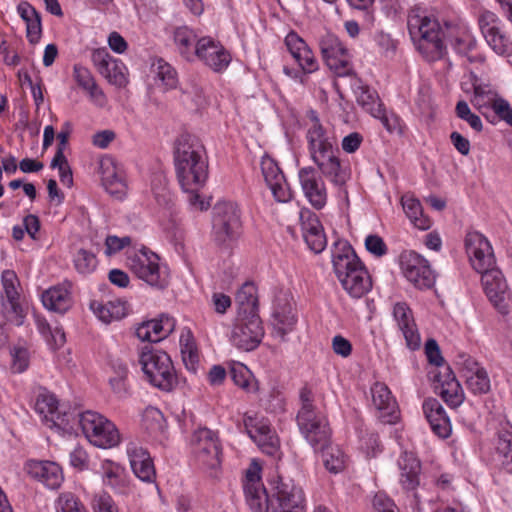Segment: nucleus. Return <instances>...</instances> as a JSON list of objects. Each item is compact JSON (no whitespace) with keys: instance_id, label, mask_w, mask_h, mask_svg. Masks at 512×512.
Listing matches in <instances>:
<instances>
[{"instance_id":"f8f14e48","label":"nucleus","mask_w":512,"mask_h":512,"mask_svg":"<svg viewBox=\"0 0 512 512\" xmlns=\"http://www.w3.org/2000/svg\"><path fill=\"white\" fill-rule=\"evenodd\" d=\"M193 453L199 465L215 470L221 464V447L215 433L208 428L196 430L191 439Z\"/></svg>"},{"instance_id":"7c9ffc66","label":"nucleus","mask_w":512,"mask_h":512,"mask_svg":"<svg viewBox=\"0 0 512 512\" xmlns=\"http://www.w3.org/2000/svg\"><path fill=\"white\" fill-rule=\"evenodd\" d=\"M398 465L401 471L400 483L402 487L407 491L414 492L420 484V461L414 453L404 451L398 460Z\"/></svg>"},{"instance_id":"338daca9","label":"nucleus","mask_w":512,"mask_h":512,"mask_svg":"<svg viewBox=\"0 0 512 512\" xmlns=\"http://www.w3.org/2000/svg\"><path fill=\"white\" fill-rule=\"evenodd\" d=\"M376 512H398L393 501L384 493H377L373 498Z\"/></svg>"},{"instance_id":"052dcab7","label":"nucleus","mask_w":512,"mask_h":512,"mask_svg":"<svg viewBox=\"0 0 512 512\" xmlns=\"http://www.w3.org/2000/svg\"><path fill=\"white\" fill-rule=\"evenodd\" d=\"M100 172L102 184L104 187L108 186V182L124 180L123 177L118 173L116 166L111 158H105L101 160Z\"/></svg>"},{"instance_id":"393cba45","label":"nucleus","mask_w":512,"mask_h":512,"mask_svg":"<svg viewBox=\"0 0 512 512\" xmlns=\"http://www.w3.org/2000/svg\"><path fill=\"white\" fill-rule=\"evenodd\" d=\"M271 324L275 334L282 340L296 324L293 306L287 295L277 296L274 300Z\"/></svg>"},{"instance_id":"20e7f679","label":"nucleus","mask_w":512,"mask_h":512,"mask_svg":"<svg viewBox=\"0 0 512 512\" xmlns=\"http://www.w3.org/2000/svg\"><path fill=\"white\" fill-rule=\"evenodd\" d=\"M407 27L417 50L427 61H436L444 56V31L437 19L413 10L408 15Z\"/></svg>"},{"instance_id":"a18cd8bd","label":"nucleus","mask_w":512,"mask_h":512,"mask_svg":"<svg viewBox=\"0 0 512 512\" xmlns=\"http://www.w3.org/2000/svg\"><path fill=\"white\" fill-rule=\"evenodd\" d=\"M142 423L150 434H162L165 430V418L157 408H148L143 414Z\"/></svg>"},{"instance_id":"3c124183","label":"nucleus","mask_w":512,"mask_h":512,"mask_svg":"<svg viewBox=\"0 0 512 512\" xmlns=\"http://www.w3.org/2000/svg\"><path fill=\"white\" fill-rule=\"evenodd\" d=\"M74 264L79 273L89 274L95 270L97 259L92 252L86 249H80L75 255Z\"/></svg>"},{"instance_id":"f3484780","label":"nucleus","mask_w":512,"mask_h":512,"mask_svg":"<svg viewBox=\"0 0 512 512\" xmlns=\"http://www.w3.org/2000/svg\"><path fill=\"white\" fill-rule=\"evenodd\" d=\"M401 266L406 279L418 289H429L435 283V274L428 261L416 252L402 256Z\"/></svg>"},{"instance_id":"37998d69","label":"nucleus","mask_w":512,"mask_h":512,"mask_svg":"<svg viewBox=\"0 0 512 512\" xmlns=\"http://www.w3.org/2000/svg\"><path fill=\"white\" fill-rule=\"evenodd\" d=\"M497 453L502 457L501 463L503 468L512 472V432L501 430L498 433Z\"/></svg>"},{"instance_id":"f704fd0d","label":"nucleus","mask_w":512,"mask_h":512,"mask_svg":"<svg viewBox=\"0 0 512 512\" xmlns=\"http://www.w3.org/2000/svg\"><path fill=\"white\" fill-rule=\"evenodd\" d=\"M17 11L26 23V36L31 44L39 42L42 35V24L40 13L28 2H21Z\"/></svg>"},{"instance_id":"de8ad7c7","label":"nucleus","mask_w":512,"mask_h":512,"mask_svg":"<svg viewBox=\"0 0 512 512\" xmlns=\"http://www.w3.org/2000/svg\"><path fill=\"white\" fill-rule=\"evenodd\" d=\"M484 37L489 46L499 55L508 54L512 50V42L500 27L492 30L490 34L484 35Z\"/></svg>"},{"instance_id":"423d86ee","label":"nucleus","mask_w":512,"mask_h":512,"mask_svg":"<svg viewBox=\"0 0 512 512\" xmlns=\"http://www.w3.org/2000/svg\"><path fill=\"white\" fill-rule=\"evenodd\" d=\"M142 370L149 382L163 391H171L177 384V375L170 356L147 344L142 348L139 359Z\"/></svg>"},{"instance_id":"9d476101","label":"nucleus","mask_w":512,"mask_h":512,"mask_svg":"<svg viewBox=\"0 0 512 512\" xmlns=\"http://www.w3.org/2000/svg\"><path fill=\"white\" fill-rule=\"evenodd\" d=\"M319 48L324 62L335 75L344 77L353 74L349 52L335 34H323L319 38Z\"/></svg>"},{"instance_id":"4be33fe9","label":"nucleus","mask_w":512,"mask_h":512,"mask_svg":"<svg viewBox=\"0 0 512 512\" xmlns=\"http://www.w3.org/2000/svg\"><path fill=\"white\" fill-rule=\"evenodd\" d=\"M195 53L216 72L226 69L231 61V56L224 47L210 37H202L197 41Z\"/></svg>"},{"instance_id":"a211bd4d","label":"nucleus","mask_w":512,"mask_h":512,"mask_svg":"<svg viewBox=\"0 0 512 512\" xmlns=\"http://www.w3.org/2000/svg\"><path fill=\"white\" fill-rule=\"evenodd\" d=\"M243 422L249 437L263 453L269 456H275L278 453L279 439L266 421L245 415Z\"/></svg>"},{"instance_id":"a19ab883","label":"nucleus","mask_w":512,"mask_h":512,"mask_svg":"<svg viewBox=\"0 0 512 512\" xmlns=\"http://www.w3.org/2000/svg\"><path fill=\"white\" fill-rule=\"evenodd\" d=\"M401 203L405 214L415 227L421 230L430 228V219L423 215L422 205L419 200L412 196L404 195Z\"/></svg>"},{"instance_id":"4d7b16f0","label":"nucleus","mask_w":512,"mask_h":512,"mask_svg":"<svg viewBox=\"0 0 512 512\" xmlns=\"http://www.w3.org/2000/svg\"><path fill=\"white\" fill-rule=\"evenodd\" d=\"M155 66L157 77L168 87H175L177 83V74L175 69L163 59H159Z\"/></svg>"},{"instance_id":"7ed1b4c3","label":"nucleus","mask_w":512,"mask_h":512,"mask_svg":"<svg viewBox=\"0 0 512 512\" xmlns=\"http://www.w3.org/2000/svg\"><path fill=\"white\" fill-rule=\"evenodd\" d=\"M332 262L337 278L352 297L360 298L369 292L372 287L370 276L351 245L336 243Z\"/></svg>"},{"instance_id":"774afa93","label":"nucleus","mask_w":512,"mask_h":512,"mask_svg":"<svg viewBox=\"0 0 512 512\" xmlns=\"http://www.w3.org/2000/svg\"><path fill=\"white\" fill-rule=\"evenodd\" d=\"M492 110L500 120L512 127V108L506 99H499Z\"/></svg>"},{"instance_id":"0e129e2a","label":"nucleus","mask_w":512,"mask_h":512,"mask_svg":"<svg viewBox=\"0 0 512 512\" xmlns=\"http://www.w3.org/2000/svg\"><path fill=\"white\" fill-rule=\"evenodd\" d=\"M481 32L484 35L490 34L492 30L500 27V20L497 15L490 11H484L479 18Z\"/></svg>"},{"instance_id":"c756f323","label":"nucleus","mask_w":512,"mask_h":512,"mask_svg":"<svg viewBox=\"0 0 512 512\" xmlns=\"http://www.w3.org/2000/svg\"><path fill=\"white\" fill-rule=\"evenodd\" d=\"M285 44L304 72L312 73L318 69L313 52L296 32L291 31L286 35Z\"/></svg>"},{"instance_id":"6e6d98bb","label":"nucleus","mask_w":512,"mask_h":512,"mask_svg":"<svg viewBox=\"0 0 512 512\" xmlns=\"http://www.w3.org/2000/svg\"><path fill=\"white\" fill-rule=\"evenodd\" d=\"M102 479L106 485L117 487L122 482V470L112 461H105L102 464Z\"/></svg>"},{"instance_id":"79ce46f5","label":"nucleus","mask_w":512,"mask_h":512,"mask_svg":"<svg viewBox=\"0 0 512 512\" xmlns=\"http://www.w3.org/2000/svg\"><path fill=\"white\" fill-rule=\"evenodd\" d=\"M256 485V488L248 486V488L244 489L247 504L253 512H270L267 506L269 505L271 496L269 497L267 495L263 485Z\"/></svg>"},{"instance_id":"2f4dec72","label":"nucleus","mask_w":512,"mask_h":512,"mask_svg":"<svg viewBox=\"0 0 512 512\" xmlns=\"http://www.w3.org/2000/svg\"><path fill=\"white\" fill-rule=\"evenodd\" d=\"M464 365L463 376L467 388L474 394L487 393L490 390V379L487 371L470 357L465 360Z\"/></svg>"},{"instance_id":"bf43d9fd","label":"nucleus","mask_w":512,"mask_h":512,"mask_svg":"<svg viewBox=\"0 0 512 512\" xmlns=\"http://www.w3.org/2000/svg\"><path fill=\"white\" fill-rule=\"evenodd\" d=\"M303 238L310 250L316 254L321 253L327 245V239L323 228L306 233L303 235Z\"/></svg>"},{"instance_id":"69168bd1","label":"nucleus","mask_w":512,"mask_h":512,"mask_svg":"<svg viewBox=\"0 0 512 512\" xmlns=\"http://www.w3.org/2000/svg\"><path fill=\"white\" fill-rule=\"evenodd\" d=\"M92 507L94 512H117L112 498L105 493L94 496Z\"/></svg>"},{"instance_id":"5fc2aeb1","label":"nucleus","mask_w":512,"mask_h":512,"mask_svg":"<svg viewBox=\"0 0 512 512\" xmlns=\"http://www.w3.org/2000/svg\"><path fill=\"white\" fill-rule=\"evenodd\" d=\"M184 335L180 336V345H181V354H182V360L185 365V367L191 371L196 372L197 365L199 362V357L197 350L195 348L194 343H183L184 342Z\"/></svg>"},{"instance_id":"603ef678","label":"nucleus","mask_w":512,"mask_h":512,"mask_svg":"<svg viewBox=\"0 0 512 512\" xmlns=\"http://www.w3.org/2000/svg\"><path fill=\"white\" fill-rule=\"evenodd\" d=\"M229 373L235 385L246 391H251L252 374L245 365L235 364L231 367Z\"/></svg>"},{"instance_id":"a878e982","label":"nucleus","mask_w":512,"mask_h":512,"mask_svg":"<svg viewBox=\"0 0 512 512\" xmlns=\"http://www.w3.org/2000/svg\"><path fill=\"white\" fill-rule=\"evenodd\" d=\"M127 454L135 476L143 482H153L156 471L149 452L136 443H130L127 446Z\"/></svg>"},{"instance_id":"1a4fd4ad","label":"nucleus","mask_w":512,"mask_h":512,"mask_svg":"<svg viewBox=\"0 0 512 512\" xmlns=\"http://www.w3.org/2000/svg\"><path fill=\"white\" fill-rule=\"evenodd\" d=\"M3 290L0 294L1 316L12 325L21 326L26 316L20 302V282L12 270H4L1 276Z\"/></svg>"},{"instance_id":"0eeeda50","label":"nucleus","mask_w":512,"mask_h":512,"mask_svg":"<svg viewBox=\"0 0 512 512\" xmlns=\"http://www.w3.org/2000/svg\"><path fill=\"white\" fill-rule=\"evenodd\" d=\"M75 426H80L87 440L94 446L107 449L120 443V433L116 425L95 411L75 412Z\"/></svg>"},{"instance_id":"680f3d73","label":"nucleus","mask_w":512,"mask_h":512,"mask_svg":"<svg viewBox=\"0 0 512 512\" xmlns=\"http://www.w3.org/2000/svg\"><path fill=\"white\" fill-rule=\"evenodd\" d=\"M11 369L16 373L24 372L29 364V354L25 348H14L11 351Z\"/></svg>"},{"instance_id":"6e6552de","label":"nucleus","mask_w":512,"mask_h":512,"mask_svg":"<svg viewBox=\"0 0 512 512\" xmlns=\"http://www.w3.org/2000/svg\"><path fill=\"white\" fill-rule=\"evenodd\" d=\"M240 213L232 202H218L213 207L212 236L218 246L228 245L241 234Z\"/></svg>"},{"instance_id":"dca6fc26","label":"nucleus","mask_w":512,"mask_h":512,"mask_svg":"<svg viewBox=\"0 0 512 512\" xmlns=\"http://www.w3.org/2000/svg\"><path fill=\"white\" fill-rule=\"evenodd\" d=\"M264 329L259 316H239L231 333V342L238 349L251 351L259 346Z\"/></svg>"},{"instance_id":"f257e3e1","label":"nucleus","mask_w":512,"mask_h":512,"mask_svg":"<svg viewBox=\"0 0 512 512\" xmlns=\"http://www.w3.org/2000/svg\"><path fill=\"white\" fill-rule=\"evenodd\" d=\"M466 250L472 267L480 273L483 289L499 313L506 315L510 293L502 272L495 268V257L490 242L480 233L466 236Z\"/></svg>"},{"instance_id":"ddd939ff","label":"nucleus","mask_w":512,"mask_h":512,"mask_svg":"<svg viewBox=\"0 0 512 512\" xmlns=\"http://www.w3.org/2000/svg\"><path fill=\"white\" fill-rule=\"evenodd\" d=\"M36 412L51 428H57L65 433L74 432L73 423L76 421V411H61L58 400L53 394L41 393L35 403Z\"/></svg>"},{"instance_id":"6ab92c4d","label":"nucleus","mask_w":512,"mask_h":512,"mask_svg":"<svg viewBox=\"0 0 512 512\" xmlns=\"http://www.w3.org/2000/svg\"><path fill=\"white\" fill-rule=\"evenodd\" d=\"M302 191L315 209H322L327 202V190L320 173L314 167H303L298 172Z\"/></svg>"},{"instance_id":"f03ea898","label":"nucleus","mask_w":512,"mask_h":512,"mask_svg":"<svg viewBox=\"0 0 512 512\" xmlns=\"http://www.w3.org/2000/svg\"><path fill=\"white\" fill-rule=\"evenodd\" d=\"M174 165L178 181L184 191H195L208 179V159L200 139L181 134L174 143Z\"/></svg>"},{"instance_id":"c03bdc74","label":"nucleus","mask_w":512,"mask_h":512,"mask_svg":"<svg viewBox=\"0 0 512 512\" xmlns=\"http://www.w3.org/2000/svg\"><path fill=\"white\" fill-rule=\"evenodd\" d=\"M74 78L77 84L89 93L91 98H97L98 96L103 95L102 91L98 88L93 75L87 68L81 65H75Z\"/></svg>"},{"instance_id":"2eb2a0df","label":"nucleus","mask_w":512,"mask_h":512,"mask_svg":"<svg viewBox=\"0 0 512 512\" xmlns=\"http://www.w3.org/2000/svg\"><path fill=\"white\" fill-rule=\"evenodd\" d=\"M309 118L312 124L307 130L306 139L312 161L339 153L335 136L321 124L316 112L311 111Z\"/></svg>"},{"instance_id":"39448f33","label":"nucleus","mask_w":512,"mask_h":512,"mask_svg":"<svg viewBox=\"0 0 512 512\" xmlns=\"http://www.w3.org/2000/svg\"><path fill=\"white\" fill-rule=\"evenodd\" d=\"M301 408L297 413V425L301 434L315 450H324L330 444L331 430L324 415L316 411L312 390L304 386L299 393Z\"/></svg>"},{"instance_id":"aec40b11","label":"nucleus","mask_w":512,"mask_h":512,"mask_svg":"<svg viewBox=\"0 0 512 512\" xmlns=\"http://www.w3.org/2000/svg\"><path fill=\"white\" fill-rule=\"evenodd\" d=\"M392 317L405 339L406 346L410 350L419 349L421 336L409 305L406 302L395 303L392 308Z\"/></svg>"},{"instance_id":"09e8293b","label":"nucleus","mask_w":512,"mask_h":512,"mask_svg":"<svg viewBox=\"0 0 512 512\" xmlns=\"http://www.w3.org/2000/svg\"><path fill=\"white\" fill-rule=\"evenodd\" d=\"M324 452V465L330 472L338 473L342 471L346 464V457L339 448L328 447L322 450Z\"/></svg>"},{"instance_id":"b1692460","label":"nucleus","mask_w":512,"mask_h":512,"mask_svg":"<svg viewBox=\"0 0 512 512\" xmlns=\"http://www.w3.org/2000/svg\"><path fill=\"white\" fill-rule=\"evenodd\" d=\"M470 82L473 87V95L470 102L482 115L486 116L487 112L492 110L496 102L502 97L499 96L495 87L491 85L488 79L470 72Z\"/></svg>"},{"instance_id":"4c0bfd02","label":"nucleus","mask_w":512,"mask_h":512,"mask_svg":"<svg viewBox=\"0 0 512 512\" xmlns=\"http://www.w3.org/2000/svg\"><path fill=\"white\" fill-rule=\"evenodd\" d=\"M110 365L113 371L109 378L111 390L118 398H126L129 395L127 363L120 358H114Z\"/></svg>"},{"instance_id":"8fccbe9b","label":"nucleus","mask_w":512,"mask_h":512,"mask_svg":"<svg viewBox=\"0 0 512 512\" xmlns=\"http://www.w3.org/2000/svg\"><path fill=\"white\" fill-rule=\"evenodd\" d=\"M455 113L458 118L467 122L474 131L479 133L483 130V124L480 117L471 111L466 101L460 100L457 102Z\"/></svg>"},{"instance_id":"13d9d810","label":"nucleus","mask_w":512,"mask_h":512,"mask_svg":"<svg viewBox=\"0 0 512 512\" xmlns=\"http://www.w3.org/2000/svg\"><path fill=\"white\" fill-rule=\"evenodd\" d=\"M299 218L303 235L323 228L317 215L308 208L300 210Z\"/></svg>"},{"instance_id":"72a5a7b5","label":"nucleus","mask_w":512,"mask_h":512,"mask_svg":"<svg viewBox=\"0 0 512 512\" xmlns=\"http://www.w3.org/2000/svg\"><path fill=\"white\" fill-rule=\"evenodd\" d=\"M42 303L50 311L65 313L72 303L69 287L61 284L49 288L42 294Z\"/></svg>"},{"instance_id":"bb28decb","label":"nucleus","mask_w":512,"mask_h":512,"mask_svg":"<svg viewBox=\"0 0 512 512\" xmlns=\"http://www.w3.org/2000/svg\"><path fill=\"white\" fill-rule=\"evenodd\" d=\"M423 411L435 435L442 439H446L451 435L452 426L450 418L437 399H426L423 402Z\"/></svg>"},{"instance_id":"9b49d317","label":"nucleus","mask_w":512,"mask_h":512,"mask_svg":"<svg viewBox=\"0 0 512 512\" xmlns=\"http://www.w3.org/2000/svg\"><path fill=\"white\" fill-rule=\"evenodd\" d=\"M132 272L148 285L163 289L168 285L167 276L161 270L159 257L148 248H142L129 259Z\"/></svg>"},{"instance_id":"e2e57ef3","label":"nucleus","mask_w":512,"mask_h":512,"mask_svg":"<svg viewBox=\"0 0 512 512\" xmlns=\"http://www.w3.org/2000/svg\"><path fill=\"white\" fill-rule=\"evenodd\" d=\"M69 462L72 467L79 471L88 468L89 456L86 450L80 446H76L69 455Z\"/></svg>"},{"instance_id":"473e14b6","label":"nucleus","mask_w":512,"mask_h":512,"mask_svg":"<svg viewBox=\"0 0 512 512\" xmlns=\"http://www.w3.org/2000/svg\"><path fill=\"white\" fill-rule=\"evenodd\" d=\"M29 473L50 489L58 488L63 481L60 466L51 461H37L30 465Z\"/></svg>"},{"instance_id":"58836bf2","label":"nucleus","mask_w":512,"mask_h":512,"mask_svg":"<svg viewBox=\"0 0 512 512\" xmlns=\"http://www.w3.org/2000/svg\"><path fill=\"white\" fill-rule=\"evenodd\" d=\"M197 35L187 26L178 27L174 31V43L178 52L186 60H192L195 56Z\"/></svg>"},{"instance_id":"cd10ccee","label":"nucleus","mask_w":512,"mask_h":512,"mask_svg":"<svg viewBox=\"0 0 512 512\" xmlns=\"http://www.w3.org/2000/svg\"><path fill=\"white\" fill-rule=\"evenodd\" d=\"M435 391L443 401L451 408H456L462 404L464 395L459 382L456 380L452 370L447 367L443 374L435 376Z\"/></svg>"},{"instance_id":"c85d7f7f","label":"nucleus","mask_w":512,"mask_h":512,"mask_svg":"<svg viewBox=\"0 0 512 512\" xmlns=\"http://www.w3.org/2000/svg\"><path fill=\"white\" fill-rule=\"evenodd\" d=\"M313 162L317 165L320 175L335 186L342 187L350 179V169L341 163L338 153L329 154Z\"/></svg>"},{"instance_id":"4468645a","label":"nucleus","mask_w":512,"mask_h":512,"mask_svg":"<svg viewBox=\"0 0 512 512\" xmlns=\"http://www.w3.org/2000/svg\"><path fill=\"white\" fill-rule=\"evenodd\" d=\"M267 507L270 512H305L303 491L292 480L279 477Z\"/></svg>"},{"instance_id":"49530a36","label":"nucleus","mask_w":512,"mask_h":512,"mask_svg":"<svg viewBox=\"0 0 512 512\" xmlns=\"http://www.w3.org/2000/svg\"><path fill=\"white\" fill-rule=\"evenodd\" d=\"M137 337L142 341L156 343L164 339L159 320H150L142 323L136 329Z\"/></svg>"},{"instance_id":"e433bc0d","label":"nucleus","mask_w":512,"mask_h":512,"mask_svg":"<svg viewBox=\"0 0 512 512\" xmlns=\"http://www.w3.org/2000/svg\"><path fill=\"white\" fill-rule=\"evenodd\" d=\"M238 316H259L257 288L251 282L244 283L236 293Z\"/></svg>"},{"instance_id":"ea45409f","label":"nucleus","mask_w":512,"mask_h":512,"mask_svg":"<svg viewBox=\"0 0 512 512\" xmlns=\"http://www.w3.org/2000/svg\"><path fill=\"white\" fill-rule=\"evenodd\" d=\"M91 309L104 323H110L113 320H120L126 315V305L120 300L108 301L105 304L92 302Z\"/></svg>"},{"instance_id":"864d4df0","label":"nucleus","mask_w":512,"mask_h":512,"mask_svg":"<svg viewBox=\"0 0 512 512\" xmlns=\"http://www.w3.org/2000/svg\"><path fill=\"white\" fill-rule=\"evenodd\" d=\"M57 512H87L85 506L72 493L61 494L56 502Z\"/></svg>"},{"instance_id":"5701e85b","label":"nucleus","mask_w":512,"mask_h":512,"mask_svg":"<svg viewBox=\"0 0 512 512\" xmlns=\"http://www.w3.org/2000/svg\"><path fill=\"white\" fill-rule=\"evenodd\" d=\"M91 60L97 71L108 80L109 83L122 87L126 84L124 64L113 58L107 49H96L92 52Z\"/></svg>"},{"instance_id":"412c9836","label":"nucleus","mask_w":512,"mask_h":512,"mask_svg":"<svg viewBox=\"0 0 512 512\" xmlns=\"http://www.w3.org/2000/svg\"><path fill=\"white\" fill-rule=\"evenodd\" d=\"M261 170L264 180L275 200L282 203L288 202L292 194L285 176L276 161L270 156L264 155L261 159Z\"/></svg>"},{"instance_id":"c9c22d12","label":"nucleus","mask_w":512,"mask_h":512,"mask_svg":"<svg viewBox=\"0 0 512 512\" xmlns=\"http://www.w3.org/2000/svg\"><path fill=\"white\" fill-rule=\"evenodd\" d=\"M372 401L376 409L382 411L383 417L388 416L387 422H393L396 419L395 408L396 401L392 397L389 388L381 382H376L371 387Z\"/></svg>"}]
</instances>
